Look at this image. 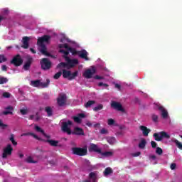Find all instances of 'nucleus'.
<instances>
[{
    "mask_svg": "<svg viewBox=\"0 0 182 182\" xmlns=\"http://www.w3.org/2000/svg\"><path fill=\"white\" fill-rule=\"evenodd\" d=\"M50 39V36L44 35L42 37H39L37 40V45L41 48L40 52L46 56H50V53H48V48H46V46L45 45V42H49Z\"/></svg>",
    "mask_w": 182,
    "mask_h": 182,
    "instance_id": "1",
    "label": "nucleus"
},
{
    "mask_svg": "<svg viewBox=\"0 0 182 182\" xmlns=\"http://www.w3.org/2000/svg\"><path fill=\"white\" fill-rule=\"evenodd\" d=\"M73 154H75V156H86L87 154V147L85 146L83 148L80 147H73L72 149Z\"/></svg>",
    "mask_w": 182,
    "mask_h": 182,
    "instance_id": "2",
    "label": "nucleus"
},
{
    "mask_svg": "<svg viewBox=\"0 0 182 182\" xmlns=\"http://www.w3.org/2000/svg\"><path fill=\"white\" fill-rule=\"evenodd\" d=\"M73 124V122L70 120H68L67 122H63L62 127H61V130L63 132V133H67L69 136L72 134V129H70V127Z\"/></svg>",
    "mask_w": 182,
    "mask_h": 182,
    "instance_id": "3",
    "label": "nucleus"
},
{
    "mask_svg": "<svg viewBox=\"0 0 182 182\" xmlns=\"http://www.w3.org/2000/svg\"><path fill=\"white\" fill-rule=\"evenodd\" d=\"M10 63L11 65H14L16 68H18L21 66L22 63H23V60L22 59V57H21V55L17 54L12 58Z\"/></svg>",
    "mask_w": 182,
    "mask_h": 182,
    "instance_id": "4",
    "label": "nucleus"
},
{
    "mask_svg": "<svg viewBox=\"0 0 182 182\" xmlns=\"http://www.w3.org/2000/svg\"><path fill=\"white\" fill-rule=\"evenodd\" d=\"M40 63L41 65V69H43V70H49V69L52 68V62H50V60H49V58H42Z\"/></svg>",
    "mask_w": 182,
    "mask_h": 182,
    "instance_id": "5",
    "label": "nucleus"
},
{
    "mask_svg": "<svg viewBox=\"0 0 182 182\" xmlns=\"http://www.w3.org/2000/svg\"><path fill=\"white\" fill-rule=\"evenodd\" d=\"M96 73V68L95 66L92 67V69L86 70L83 73L82 76L85 77V79H92L93 77V75Z\"/></svg>",
    "mask_w": 182,
    "mask_h": 182,
    "instance_id": "6",
    "label": "nucleus"
},
{
    "mask_svg": "<svg viewBox=\"0 0 182 182\" xmlns=\"http://www.w3.org/2000/svg\"><path fill=\"white\" fill-rule=\"evenodd\" d=\"M58 48H60V49H63L64 48L67 50H69L70 53H72V55H73L74 56L76 55H79V51L76 50L73 48L69 47V45H68V43L59 44Z\"/></svg>",
    "mask_w": 182,
    "mask_h": 182,
    "instance_id": "7",
    "label": "nucleus"
},
{
    "mask_svg": "<svg viewBox=\"0 0 182 182\" xmlns=\"http://www.w3.org/2000/svg\"><path fill=\"white\" fill-rule=\"evenodd\" d=\"M33 63V58L31 56L27 57L24 65H23V69L26 71H28L31 69V66H32V63Z\"/></svg>",
    "mask_w": 182,
    "mask_h": 182,
    "instance_id": "8",
    "label": "nucleus"
},
{
    "mask_svg": "<svg viewBox=\"0 0 182 182\" xmlns=\"http://www.w3.org/2000/svg\"><path fill=\"white\" fill-rule=\"evenodd\" d=\"M65 62L67 63V66L69 68V69L75 68V66L79 63V60H77V59L72 60L69 57H66Z\"/></svg>",
    "mask_w": 182,
    "mask_h": 182,
    "instance_id": "9",
    "label": "nucleus"
},
{
    "mask_svg": "<svg viewBox=\"0 0 182 182\" xmlns=\"http://www.w3.org/2000/svg\"><path fill=\"white\" fill-rule=\"evenodd\" d=\"M14 150V148H12V146L11 144H8L6 148H4L3 154H2V158L6 159L8 156H11L12 154V151Z\"/></svg>",
    "mask_w": 182,
    "mask_h": 182,
    "instance_id": "10",
    "label": "nucleus"
},
{
    "mask_svg": "<svg viewBox=\"0 0 182 182\" xmlns=\"http://www.w3.org/2000/svg\"><path fill=\"white\" fill-rule=\"evenodd\" d=\"M156 107L158 110H160L161 116L163 119H167V117H168V112H167V109H166L163 105H156Z\"/></svg>",
    "mask_w": 182,
    "mask_h": 182,
    "instance_id": "11",
    "label": "nucleus"
},
{
    "mask_svg": "<svg viewBox=\"0 0 182 182\" xmlns=\"http://www.w3.org/2000/svg\"><path fill=\"white\" fill-rule=\"evenodd\" d=\"M111 107H112V109H114L115 110H118V112H124V109L123 108V106L122 105V104H120V102L112 101Z\"/></svg>",
    "mask_w": 182,
    "mask_h": 182,
    "instance_id": "12",
    "label": "nucleus"
},
{
    "mask_svg": "<svg viewBox=\"0 0 182 182\" xmlns=\"http://www.w3.org/2000/svg\"><path fill=\"white\" fill-rule=\"evenodd\" d=\"M48 139H43L41 138L39 140L40 141H43L44 143H48L50 146H52L53 147H58V144H59V141L50 139V138H47Z\"/></svg>",
    "mask_w": 182,
    "mask_h": 182,
    "instance_id": "13",
    "label": "nucleus"
},
{
    "mask_svg": "<svg viewBox=\"0 0 182 182\" xmlns=\"http://www.w3.org/2000/svg\"><path fill=\"white\" fill-rule=\"evenodd\" d=\"M71 134H74L75 136H85V131H83V129L76 127L74 128V131Z\"/></svg>",
    "mask_w": 182,
    "mask_h": 182,
    "instance_id": "14",
    "label": "nucleus"
},
{
    "mask_svg": "<svg viewBox=\"0 0 182 182\" xmlns=\"http://www.w3.org/2000/svg\"><path fill=\"white\" fill-rule=\"evenodd\" d=\"M89 180L84 181V182H97V174L95 172H91L89 174Z\"/></svg>",
    "mask_w": 182,
    "mask_h": 182,
    "instance_id": "15",
    "label": "nucleus"
},
{
    "mask_svg": "<svg viewBox=\"0 0 182 182\" xmlns=\"http://www.w3.org/2000/svg\"><path fill=\"white\" fill-rule=\"evenodd\" d=\"M140 130L142 131V134L145 136L147 137V136H149V134L150 133V132H151V129L147 128V127L144 126V125H141L139 127Z\"/></svg>",
    "mask_w": 182,
    "mask_h": 182,
    "instance_id": "16",
    "label": "nucleus"
},
{
    "mask_svg": "<svg viewBox=\"0 0 182 182\" xmlns=\"http://www.w3.org/2000/svg\"><path fill=\"white\" fill-rule=\"evenodd\" d=\"M89 151H95V153H102V149L97 147V145L95 144H90L89 147Z\"/></svg>",
    "mask_w": 182,
    "mask_h": 182,
    "instance_id": "17",
    "label": "nucleus"
},
{
    "mask_svg": "<svg viewBox=\"0 0 182 182\" xmlns=\"http://www.w3.org/2000/svg\"><path fill=\"white\" fill-rule=\"evenodd\" d=\"M86 115L83 113H80L77 117H73V120L75 123L80 124L82 123V119H85Z\"/></svg>",
    "mask_w": 182,
    "mask_h": 182,
    "instance_id": "18",
    "label": "nucleus"
},
{
    "mask_svg": "<svg viewBox=\"0 0 182 182\" xmlns=\"http://www.w3.org/2000/svg\"><path fill=\"white\" fill-rule=\"evenodd\" d=\"M57 103L58 106H63L66 103V95H63L57 100Z\"/></svg>",
    "mask_w": 182,
    "mask_h": 182,
    "instance_id": "19",
    "label": "nucleus"
},
{
    "mask_svg": "<svg viewBox=\"0 0 182 182\" xmlns=\"http://www.w3.org/2000/svg\"><path fill=\"white\" fill-rule=\"evenodd\" d=\"M29 37L28 36H24L23 37V45L21 46V48L23 49H28L29 48Z\"/></svg>",
    "mask_w": 182,
    "mask_h": 182,
    "instance_id": "20",
    "label": "nucleus"
},
{
    "mask_svg": "<svg viewBox=\"0 0 182 182\" xmlns=\"http://www.w3.org/2000/svg\"><path fill=\"white\" fill-rule=\"evenodd\" d=\"M87 51L86 50H82L78 51V56L82 59H85V60H89V58L87 57Z\"/></svg>",
    "mask_w": 182,
    "mask_h": 182,
    "instance_id": "21",
    "label": "nucleus"
},
{
    "mask_svg": "<svg viewBox=\"0 0 182 182\" xmlns=\"http://www.w3.org/2000/svg\"><path fill=\"white\" fill-rule=\"evenodd\" d=\"M35 129H36V132H38V133H41L43 134V136H44V137H46V139H50V136L49 135L46 134V133H45V131H43V129H42V128H41V127L36 126Z\"/></svg>",
    "mask_w": 182,
    "mask_h": 182,
    "instance_id": "22",
    "label": "nucleus"
},
{
    "mask_svg": "<svg viewBox=\"0 0 182 182\" xmlns=\"http://www.w3.org/2000/svg\"><path fill=\"white\" fill-rule=\"evenodd\" d=\"M5 109L6 111L3 112V114H4L5 116H7V114H14V113L12 112H14V107L9 105L7 107H6ZM8 110H10V111H8Z\"/></svg>",
    "mask_w": 182,
    "mask_h": 182,
    "instance_id": "23",
    "label": "nucleus"
},
{
    "mask_svg": "<svg viewBox=\"0 0 182 182\" xmlns=\"http://www.w3.org/2000/svg\"><path fill=\"white\" fill-rule=\"evenodd\" d=\"M21 136H32V137H33L34 139H36V140H41V137L38 136V135L32 132L23 133L21 134Z\"/></svg>",
    "mask_w": 182,
    "mask_h": 182,
    "instance_id": "24",
    "label": "nucleus"
},
{
    "mask_svg": "<svg viewBox=\"0 0 182 182\" xmlns=\"http://www.w3.org/2000/svg\"><path fill=\"white\" fill-rule=\"evenodd\" d=\"M31 85L33 87H41V80H32L31 82Z\"/></svg>",
    "mask_w": 182,
    "mask_h": 182,
    "instance_id": "25",
    "label": "nucleus"
},
{
    "mask_svg": "<svg viewBox=\"0 0 182 182\" xmlns=\"http://www.w3.org/2000/svg\"><path fill=\"white\" fill-rule=\"evenodd\" d=\"M100 154H101L102 157H112V156H113V152L112 151L102 152L101 151V153H100Z\"/></svg>",
    "mask_w": 182,
    "mask_h": 182,
    "instance_id": "26",
    "label": "nucleus"
},
{
    "mask_svg": "<svg viewBox=\"0 0 182 182\" xmlns=\"http://www.w3.org/2000/svg\"><path fill=\"white\" fill-rule=\"evenodd\" d=\"M50 83V80L49 79L46 80V82H42L40 81V87L45 89V87H48Z\"/></svg>",
    "mask_w": 182,
    "mask_h": 182,
    "instance_id": "27",
    "label": "nucleus"
},
{
    "mask_svg": "<svg viewBox=\"0 0 182 182\" xmlns=\"http://www.w3.org/2000/svg\"><path fill=\"white\" fill-rule=\"evenodd\" d=\"M45 110L48 116V117H50L53 114V110L52 109V107H46Z\"/></svg>",
    "mask_w": 182,
    "mask_h": 182,
    "instance_id": "28",
    "label": "nucleus"
},
{
    "mask_svg": "<svg viewBox=\"0 0 182 182\" xmlns=\"http://www.w3.org/2000/svg\"><path fill=\"white\" fill-rule=\"evenodd\" d=\"M60 53H63V58L66 60V58H69V50H65L63 49H60L59 50Z\"/></svg>",
    "mask_w": 182,
    "mask_h": 182,
    "instance_id": "29",
    "label": "nucleus"
},
{
    "mask_svg": "<svg viewBox=\"0 0 182 182\" xmlns=\"http://www.w3.org/2000/svg\"><path fill=\"white\" fill-rule=\"evenodd\" d=\"M62 73H63V77H64V79H69V76H70V71L63 70Z\"/></svg>",
    "mask_w": 182,
    "mask_h": 182,
    "instance_id": "30",
    "label": "nucleus"
},
{
    "mask_svg": "<svg viewBox=\"0 0 182 182\" xmlns=\"http://www.w3.org/2000/svg\"><path fill=\"white\" fill-rule=\"evenodd\" d=\"M113 173V169H112V168L110 167H108V168H106L104 171V176H109L110 174H112Z\"/></svg>",
    "mask_w": 182,
    "mask_h": 182,
    "instance_id": "31",
    "label": "nucleus"
},
{
    "mask_svg": "<svg viewBox=\"0 0 182 182\" xmlns=\"http://www.w3.org/2000/svg\"><path fill=\"white\" fill-rule=\"evenodd\" d=\"M146 144H147V141H146V139H142L139 144V149H144V147H146Z\"/></svg>",
    "mask_w": 182,
    "mask_h": 182,
    "instance_id": "32",
    "label": "nucleus"
},
{
    "mask_svg": "<svg viewBox=\"0 0 182 182\" xmlns=\"http://www.w3.org/2000/svg\"><path fill=\"white\" fill-rule=\"evenodd\" d=\"M159 134L161 136L162 140L163 139H170V134L164 131L159 132Z\"/></svg>",
    "mask_w": 182,
    "mask_h": 182,
    "instance_id": "33",
    "label": "nucleus"
},
{
    "mask_svg": "<svg viewBox=\"0 0 182 182\" xmlns=\"http://www.w3.org/2000/svg\"><path fill=\"white\" fill-rule=\"evenodd\" d=\"M153 136L154 137L156 141H161L162 138H161V135H160V133H154L153 134Z\"/></svg>",
    "mask_w": 182,
    "mask_h": 182,
    "instance_id": "34",
    "label": "nucleus"
},
{
    "mask_svg": "<svg viewBox=\"0 0 182 182\" xmlns=\"http://www.w3.org/2000/svg\"><path fill=\"white\" fill-rule=\"evenodd\" d=\"M78 73H79L77 71H75L73 73H70V75L68 77V80H73V79H75Z\"/></svg>",
    "mask_w": 182,
    "mask_h": 182,
    "instance_id": "35",
    "label": "nucleus"
},
{
    "mask_svg": "<svg viewBox=\"0 0 182 182\" xmlns=\"http://www.w3.org/2000/svg\"><path fill=\"white\" fill-rule=\"evenodd\" d=\"M173 143L176 144L178 149H180V150H182V144L181 142L178 141V140L173 139L171 140Z\"/></svg>",
    "mask_w": 182,
    "mask_h": 182,
    "instance_id": "36",
    "label": "nucleus"
},
{
    "mask_svg": "<svg viewBox=\"0 0 182 182\" xmlns=\"http://www.w3.org/2000/svg\"><path fill=\"white\" fill-rule=\"evenodd\" d=\"M61 68H66L67 69H69V67H68V63H60L57 65V69H60Z\"/></svg>",
    "mask_w": 182,
    "mask_h": 182,
    "instance_id": "37",
    "label": "nucleus"
},
{
    "mask_svg": "<svg viewBox=\"0 0 182 182\" xmlns=\"http://www.w3.org/2000/svg\"><path fill=\"white\" fill-rule=\"evenodd\" d=\"M10 141H11L12 144L14 146H16L18 144V142L15 141V135L14 134H11L9 138Z\"/></svg>",
    "mask_w": 182,
    "mask_h": 182,
    "instance_id": "38",
    "label": "nucleus"
},
{
    "mask_svg": "<svg viewBox=\"0 0 182 182\" xmlns=\"http://www.w3.org/2000/svg\"><path fill=\"white\" fill-rule=\"evenodd\" d=\"M95 103H96V102L94 100H89L88 102H87L85 104V107H86V109H87L88 107H90V106H92V105H95Z\"/></svg>",
    "mask_w": 182,
    "mask_h": 182,
    "instance_id": "39",
    "label": "nucleus"
},
{
    "mask_svg": "<svg viewBox=\"0 0 182 182\" xmlns=\"http://www.w3.org/2000/svg\"><path fill=\"white\" fill-rule=\"evenodd\" d=\"M103 109V105L102 104L98 105L97 107L93 108L94 112H99Z\"/></svg>",
    "mask_w": 182,
    "mask_h": 182,
    "instance_id": "40",
    "label": "nucleus"
},
{
    "mask_svg": "<svg viewBox=\"0 0 182 182\" xmlns=\"http://www.w3.org/2000/svg\"><path fill=\"white\" fill-rule=\"evenodd\" d=\"M107 141L109 144H114V141H116V138L113 136L108 138Z\"/></svg>",
    "mask_w": 182,
    "mask_h": 182,
    "instance_id": "41",
    "label": "nucleus"
},
{
    "mask_svg": "<svg viewBox=\"0 0 182 182\" xmlns=\"http://www.w3.org/2000/svg\"><path fill=\"white\" fill-rule=\"evenodd\" d=\"M151 119L154 123H157V122H159V116L155 114H152Z\"/></svg>",
    "mask_w": 182,
    "mask_h": 182,
    "instance_id": "42",
    "label": "nucleus"
},
{
    "mask_svg": "<svg viewBox=\"0 0 182 182\" xmlns=\"http://www.w3.org/2000/svg\"><path fill=\"white\" fill-rule=\"evenodd\" d=\"M62 76V71H59L58 73H55L53 76V79L58 80L59 77Z\"/></svg>",
    "mask_w": 182,
    "mask_h": 182,
    "instance_id": "43",
    "label": "nucleus"
},
{
    "mask_svg": "<svg viewBox=\"0 0 182 182\" xmlns=\"http://www.w3.org/2000/svg\"><path fill=\"white\" fill-rule=\"evenodd\" d=\"M26 163H33L35 164L36 161H33V159L31 156H28L26 159Z\"/></svg>",
    "mask_w": 182,
    "mask_h": 182,
    "instance_id": "44",
    "label": "nucleus"
},
{
    "mask_svg": "<svg viewBox=\"0 0 182 182\" xmlns=\"http://www.w3.org/2000/svg\"><path fill=\"white\" fill-rule=\"evenodd\" d=\"M156 153L159 154V156H161V154H163V149L160 147H156Z\"/></svg>",
    "mask_w": 182,
    "mask_h": 182,
    "instance_id": "45",
    "label": "nucleus"
},
{
    "mask_svg": "<svg viewBox=\"0 0 182 182\" xmlns=\"http://www.w3.org/2000/svg\"><path fill=\"white\" fill-rule=\"evenodd\" d=\"M116 122L114 121V119L112 118L109 119L107 121L108 126H113V124H114Z\"/></svg>",
    "mask_w": 182,
    "mask_h": 182,
    "instance_id": "46",
    "label": "nucleus"
},
{
    "mask_svg": "<svg viewBox=\"0 0 182 182\" xmlns=\"http://www.w3.org/2000/svg\"><path fill=\"white\" fill-rule=\"evenodd\" d=\"M8 82V78H5L4 77H0V85H4V83H6Z\"/></svg>",
    "mask_w": 182,
    "mask_h": 182,
    "instance_id": "47",
    "label": "nucleus"
},
{
    "mask_svg": "<svg viewBox=\"0 0 182 182\" xmlns=\"http://www.w3.org/2000/svg\"><path fill=\"white\" fill-rule=\"evenodd\" d=\"M7 59L4 55L0 54V63H4V62H6Z\"/></svg>",
    "mask_w": 182,
    "mask_h": 182,
    "instance_id": "48",
    "label": "nucleus"
},
{
    "mask_svg": "<svg viewBox=\"0 0 182 182\" xmlns=\"http://www.w3.org/2000/svg\"><path fill=\"white\" fill-rule=\"evenodd\" d=\"M2 96H3V97H5L6 99H9V97H11V93H9L8 92H5L3 93Z\"/></svg>",
    "mask_w": 182,
    "mask_h": 182,
    "instance_id": "49",
    "label": "nucleus"
},
{
    "mask_svg": "<svg viewBox=\"0 0 182 182\" xmlns=\"http://www.w3.org/2000/svg\"><path fill=\"white\" fill-rule=\"evenodd\" d=\"M151 146L152 149H156V147H157V143H156V141H151Z\"/></svg>",
    "mask_w": 182,
    "mask_h": 182,
    "instance_id": "50",
    "label": "nucleus"
},
{
    "mask_svg": "<svg viewBox=\"0 0 182 182\" xmlns=\"http://www.w3.org/2000/svg\"><path fill=\"white\" fill-rule=\"evenodd\" d=\"M98 86L100 87H102V86H104L105 87H109V85H107L106 83H103V82L98 83Z\"/></svg>",
    "mask_w": 182,
    "mask_h": 182,
    "instance_id": "51",
    "label": "nucleus"
},
{
    "mask_svg": "<svg viewBox=\"0 0 182 182\" xmlns=\"http://www.w3.org/2000/svg\"><path fill=\"white\" fill-rule=\"evenodd\" d=\"M3 15H8V14H9V10L6 9H4L1 11Z\"/></svg>",
    "mask_w": 182,
    "mask_h": 182,
    "instance_id": "52",
    "label": "nucleus"
},
{
    "mask_svg": "<svg viewBox=\"0 0 182 182\" xmlns=\"http://www.w3.org/2000/svg\"><path fill=\"white\" fill-rule=\"evenodd\" d=\"M0 127L5 129V127H8V124L2 123V120L0 119Z\"/></svg>",
    "mask_w": 182,
    "mask_h": 182,
    "instance_id": "53",
    "label": "nucleus"
},
{
    "mask_svg": "<svg viewBox=\"0 0 182 182\" xmlns=\"http://www.w3.org/2000/svg\"><path fill=\"white\" fill-rule=\"evenodd\" d=\"M94 79H96L97 80H102L105 79V77L100 76V75H95L94 77Z\"/></svg>",
    "mask_w": 182,
    "mask_h": 182,
    "instance_id": "54",
    "label": "nucleus"
},
{
    "mask_svg": "<svg viewBox=\"0 0 182 182\" xmlns=\"http://www.w3.org/2000/svg\"><path fill=\"white\" fill-rule=\"evenodd\" d=\"M100 134H107V130L106 129L103 128L100 130Z\"/></svg>",
    "mask_w": 182,
    "mask_h": 182,
    "instance_id": "55",
    "label": "nucleus"
},
{
    "mask_svg": "<svg viewBox=\"0 0 182 182\" xmlns=\"http://www.w3.org/2000/svg\"><path fill=\"white\" fill-rule=\"evenodd\" d=\"M7 70H8V67H6V65H1V70H3V72H6Z\"/></svg>",
    "mask_w": 182,
    "mask_h": 182,
    "instance_id": "56",
    "label": "nucleus"
},
{
    "mask_svg": "<svg viewBox=\"0 0 182 182\" xmlns=\"http://www.w3.org/2000/svg\"><path fill=\"white\" fill-rule=\"evenodd\" d=\"M20 113H21V114L25 115L26 114V113H28V110L27 109H20Z\"/></svg>",
    "mask_w": 182,
    "mask_h": 182,
    "instance_id": "57",
    "label": "nucleus"
},
{
    "mask_svg": "<svg viewBox=\"0 0 182 182\" xmlns=\"http://www.w3.org/2000/svg\"><path fill=\"white\" fill-rule=\"evenodd\" d=\"M176 164H171V170H175V169H176Z\"/></svg>",
    "mask_w": 182,
    "mask_h": 182,
    "instance_id": "58",
    "label": "nucleus"
},
{
    "mask_svg": "<svg viewBox=\"0 0 182 182\" xmlns=\"http://www.w3.org/2000/svg\"><path fill=\"white\" fill-rule=\"evenodd\" d=\"M141 153L139 151L133 154L134 157H139L140 156Z\"/></svg>",
    "mask_w": 182,
    "mask_h": 182,
    "instance_id": "59",
    "label": "nucleus"
},
{
    "mask_svg": "<svg viewBox=\"0 0 182 182\" xmlns=\"http://www.w3.org/2000/svg\"><path fill=\"white\" fill-rule=\"evenodd\" d=\"M116 89H118V90H120L122 89V86L119 84H115Z\"/></svg>",
    "mask_w": 182,
    "mask_h": 182,
    "instance_id": "60",
    "label": "nucleus"
},
{
    "mask_svg": "<svg viewBox=\"0 0 182 182\" xmlns=\"http://www.w3.org/2000/svg\"><path fill=\"white\" fill-rule=\"evenodd\" d=\"M150 159H151L152 160H156V159H157V156H156V155H151L150 156Z\"/></svg>",
    "mask_w": 182,
    "mask_h": 182,
    "instance_id": "61",
    "label": "nucleus"
},
{
    "mask_svg": "<svg viewBox=\"0 0 182 182\" xmlns=\"http://www.w3.org/2000/svg\"><path fill=\"white\" fill-rule=\"evenodd\" d=\"M30 50H31V52H32V53H36V50H35V49H33V48H30Z\"/></svg>",
    "mask_w": 182,
    "mask_h": 182,
    "instance_id": "62",
    "label": "nucleus"
},
{
    "mask_svg": "<svg viewBox=\"0 0 182 182\" xmlns=\"http://www.w3.org/2000/svg\"><path fill=\"white\" fill-rule=\"evenodd\" d=\"M86 125L88 126V127H91L92 123H90V122H87L86 123Z\"/></svg>",
    "mask_w": 182,
    "mask_h": 182,
    "instance_id": "63",
    "label": "nucleus"
},
{
    "mask_svg": "<svg viewBox=\"0 0 182 182\" xmlns=\"http://www.w3.org/2000/svg\"><path fill=\"white\" fill-rule=\"evenodd\" d=\"M39 119V115H38V113H36V122H38Z\"/></svg>",
    "mask_w": 182,
    "mask_h": 182,
    "instance_id": "64",
    "label": "nucleus"
}]
</instances>
